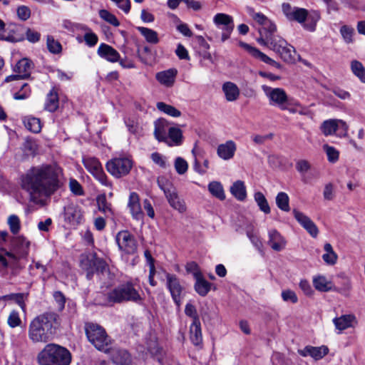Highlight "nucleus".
<instances>
[{
	"label": "nucleus",
	"mask_w": 365,
	"mask_h": 365,
	"mask_svg": "<svg viewBox=\"0 0 365 365\" xmlns=\"http://www.w3.org/2000/svg\"><path fill=\"white\" fill-rule=\"evenodd\" d=\"M175 169L179 175L185 174L188 168V164L185 160L181 157H178L175 160Z\"/></svg>",
	"instance_id": "13d9d810"
},
{
	"label": "nucleus",
	"mask_w": 365,
	"mask_h": 365,
	"mask_svg": "<svg viewBox=\"0 0 365 365\" xmlns=\"http://www.w3.org/2000/svg\"><path fill=\"white\" fill-rule=\"evenodd\" d=\"M320 19V15L318 12H313L308 15L307 23L303 24V27L309 31H314L316 29L317 23Z\"/></svg>",
	"instance_id": "3c124183"
},
{
	"label": "nucleus",
	"mask_w": 365,
	"mask_h": 365,
	"mask_svg": "<svg viewBox=\"0 0 365 365\" xmlns=\"http://www.w3.org/2000/svg\"><path fill=\"white\" fill-rule=\"evenodd\" d=\"M137 30L145 38L148 43L157 44L159 42L158 35L155 31L143 26L137 27Z\"/></svg>",
	"instance_id": "c9c22d12"
},
{
	"label": "nucleus",
	"mask_w": 365,
	"mask_h": 365,
	"mask_svg": "<svg viewBox=\"0 0 365 365\" xmlns=\"http://www.w3.org/2000/svg\"><path fill=\"white\" fill-rule=\"evenodd\" d=\"M325 253L322 255L324 262L329 265H334L336 263L338 259L337 254L334 251V249L330 243H326L324 246Z\"/></svg>",
	"instance_id": "f704fd0d"
},
{
	"label": "nucleus",
	"mask_w": 365,
	"mask_h": 365,
	"mask_svg": "<svg viewBox=\"0 0 365 365\" xmlns=\"http://www.w3.org/2000/svg\"><path fill=\"white\" fill-rule=\"evenodd\" d=\"M154 125L155 138L160 142H168V129L170 128L168 122L163 118H160L155 121Z\"/></svg>",
	"instance_id": "5701e85b"
},
{
	"label": "nucleus",
	"mask_w": 365,
	"mask_h": 365,
	"mask_svg": "<svg viewBox=\"0 0 365 365\" xmlns=\"http://www.w3.org/2000/svg\"><path fill=\"white\" fill-rule=\"evenodd\" d=\"M125 124L128 130L135 136H139L142 133V127L139 125L138 120L135 118H128L125 119Z\"/></svg>",
	"instance_id": "79ce46f5"
},
{
	"label": "nucleus",
	"mask_w": 365,
	"mask_h": 365,
	"mask_svg": "<svg viewBox=\"0 0 365 365\" xmlns=\"http://www.w3.org/2000/svg\"><path fill=\"white\" fill-rule=\"evenodd\" d=\"M24 124L27 130L34 133H38L41 130L40 119L35 117H25L24 118Z\"/></svg>",
	"instance_id": "58836bf2"
},
{
	"label": "nucleus",
	"mask_w": 365,
	"mask_h": 365,
	"mask_svg": "<svg viewBox=\"0 0 365 365\" xmlns=\"http://www.w3.org/2000/svg\"><path fill=\"white\" fill-rule=\"evenodd\" d=\"M213 22L222 31L221 41L224 42L228 39L235 27L232 17L224 13H218L214 16Z\"/></svg>",
	"instance_id": "9b49d317"
},
{
	"label": "nucleus",
	"mask_w": 365,
	"mask_h": 365,
	"mask_svg": "<svg viewBox=\"0 0 365 365\" xmlns=\"http://www.w3.org/2000/svg\"><path fill=\"white\" fill-rule=\"evenodd\" d=\"M110 353V357L113 363L118 365H129L131 362V357L130 354L123 349H113L108 351Z\"/></svg>",
	"instance_id": "a878e982"
},
{
	"label": "nucleus",
	"mask_w": 365,
	"mask_h": 365,
	"mask_svg": "<svg viewBox=\"0 0 365 365\" xmlns=\"http://www.w3.org/2000/svg\"><path fill=\"white\" fill-rule=\"evenodd\" d=\"M293 215L296 220L307 230L312 237H317L319 234V230L315 223L303 212L297 210H293Z\"/></svg>",
	"instance_id": "2eb2a0df"
},
{
	"label": "nucleus",
	"mask_w": 365,
	"mask_h": 365,
	"mask_svg": "<svg viewBox=\"0 0 365 365\" xmlns=\"http://www.w3.org/2000/svg\"><path fill=\"white\" fill-rule=\"evenodd\" d=\"M196 282L195 284V289L200 296H205L210 289L211 284L205 280L202 275L200 277L195 278Z\"/></svg>",
	"instance_id": "a19ab883"
},
{
	"label": "nucleus",
	"mask_w": 365,
	"mask_h": 365,
	"mask_svg": "<svg viewBox=\"0 0 365 365\" xmlns=\"http://www.w3.org/2000/svg\"><path fill=\"white\" fill-rule=\"evenodd\" d=\"M58 108V96L57 91L53 88L46 96L45 109L49 112H54Z\"/></svg>",
	"instance_id": "473e14b6"
},
{
	"label": "nucleus",
	"mask_w": 365,
	"mask_h": 365,
	"mask_svg": "<svg viewBox=\"0 0 365 365\" xmlns=\"http://www.w3.org/2000/svg\"><path fill=\"white\" fill-rule=\"evenodd\" d=\"M30 242L23 236H18L12 241V247L15 254L11 252L0 253V263L4 267L16 265L20 258L26 257L29 252Z\"/></svg>",
	"instance_id": "39448f33"
},
{
	"label": "nucleus",
	"mask_w": 365,
	"mask_h": 365,
	"mask_svg": "<svg viewBox=\"0 0 365 365\" xmlns=\"http://www.w3.org/2000/svg\"><path fill=\"white\" fill-rule=\"evenodd\" d=\"M190 339L195 346H199L202 342L201 324L200 321L192 322L190 326Z\"/></svg>",
	"instance_id": "c85d7f7f"
},
{
	"label": "nucleus",
	"mask_w": 365,
	"mask_h": 365,
	"mask_svg": "<svg viewBox=\"0 0 365 365\" xmlns=\"http://www.w3.org/2000/svg\"><path fill=\"white\" fill-rule=\"evenodd\" d=\"M83 29L88 31L84 35L86 43L90 47H93L96 45L98 40L97 35L92 32L87 26H84Z\"/></svg>",
	"instance_id": "bf43d9fd"
},
{
	"label": "nucleus",
	"mask_w": 365,
	"mask_h": 365,
	"mask_svg": "<svg viewBox=\"0 0 365 365\" xmlns=\"http://www.w3.org/2000/svg\"><path fill=\"white\" fill-rule=\"evenodd\" d=\"M295 168L301 175H304L310 170L311 164L306 160H299L296 163Z\"/></svg>",
	"instance_id": "69168bd1"
},
{
	"label": "nucleus",
	"mask_w": 365,
	"mask_h": 365,
	"mask_svg": "<svg viewBox=\"0 0 365 365\" xmlns=\"http://www.w3.org/2000/svg\"><path fill=\"white\" fill-rule=\"evenodd\" d=\"M61 170L55 165L34 166L21 177V187L29 195L31 202L43 204V198L50 197L61 186Z\"/></svg>",
	"instance_id": "f257e3e1"
},
{
	"label": "nucleus",
	"mask_w": 365,
	"mask_h": 365,
	"mask_svg": "<svg viewBox=\"0 0 365 365\" xmlns=\"http://www.w3.org/2000/svg\"><path fill=\"white\" fill-rule=\"evenodd\" d=\"M276 204L279 209L284 212L290 210L289 198L286 192H280L276 197Z\"/></svg>",
	"instance_id": "a18cd8bd"
},
{
	"label": "nucleus",
	"mask_w": 365,
	"mask_h": 365,
	"mask_svg": "<svg viewBox=\"0 0 365 365\" xmlns=\"http://www.w3.org/2000/svg\"><path fill=\"white\" fill-rule=\"evenodd\" d=\"M83 163L87 170L102 185L110 186L107 176L103 172L99 160L94 157H86L83 159Z\"/></svg>",
	"instance_id": "9d476101"
},
{
	"label": "nucleus",
	"mask_w": 365,
	"mask_h": 365,
	"mask_svg": "<svg viewBox=\"0 0 365 365\" xmlns=\"http://www.w3.org/2000/svg\"><path fill=\"white\" fill-rule=\"evenodd\" d=\"M314 288L319 292H329L334 289V285L331 280L326 277L318 275L313 278Z\"/></svg>",
	"instance_id": "c756f323"
},
{
	"label": "nucleus",
	"mask_w": 365,
	"mask_h": 365,
	"mask_svg": "<svg viewBox=\"0 0 365 365\" xmlns=\"http://www.w3.org/2000/svg\"><path fill=\"white\" fill-rule=\"evenodd\" d=\"M150 158L155 164L158 165L162 168L165 169L169 165L166 158L158 152L153 153L150 155Z\"/></svg>",
	"instance_id": "052dcab7"
},
{
	"label": "nucleus",
	"mask_w": 365,
	"mask_h": 365,
	"mask_svg": "<svg viewBox=\"0 0 365 365\" xmlns=\"http://www.w3.org/2000/svg\"><path fill=\"white\" fill-rule=\"evenodd\" d=\"M119 249L125 254H134L137 250V244L134 237L127 230L119 232L115 237Z\"/></svg>",
	"instance_id": "ddd939ff"
},
{
	"label": "nucleus",
	"mask_w": 365,
	"mask_h": 365,
	"mask_svg": "<svg viewBox=\"0 0 365 365\" xmlns=\"http://www.w3.org/2000/svg\"><path fill=\"white\" fill-rule=\"evenodd\" d=\"M351 67L354 75H356L361 82L365 83V68L361 63L357 61H353Z\"/></svg>",
	"instance_id": "864d4df0"
},
{
	"label": "nucleus",
	"mask_w": 365,
	"mask_h": 365,
	"mask_svg": "<svg viewBox=\"0 0 365 365\" xmlns=\"http://www.w3.org/2000/svg\"><path fill=\"white\" fill-rule=\"evenodd\" d=\"M47 48L51 53L58 54L62 51L61 43L56 40L52 36H47L46 38Z\"/></svg>",
	"instance_id": "09e8293b"
},
{
	"label": "nucleus",
	"mask_w": 365,
	"mask_h": 365,
	"mask_svg": "<svg viewBox=\"0 0 365 365\" xmlns=\"http://www.w3.org/2000/svg\"><path fill=\"white\" fill-rule=\"evenodd\" d=\"M31 68V61L28 58H22L18 61L14 71L18 73L21 78L24 79L29 77Z\"/></svg>",
	"instance_id": "cd10ccee"
},
{
	"label": "nucleus",
	"mask_w": 365,
	"mask_h": 365,
	"mask_svg": "<svg viewBox=\"0 0 365 365\" xmlns=\"http://www.w3.org/2000/svg\"><path fill=\"white\" fill-rule=\"evenodd\" d=\"M308 16V11L305 9L296 7L292 13L289 20L296 21L298 23L303 24Z\"/></svg>",
	"instance_id": "de8ad7c7"
},
{
	"label": "nucleus",
	"mask_w": 365,
	"mask_h": 365,
	"mask_svg": "<svg viewBox=\"0 0 365 365\" xmlns=\"http://www.w3.org/2000/svg\"><path fill=\"white\" fill-rule=\"evenodd\" d=\"M97 205L98 210L102 212L106 217H111L113 215V211L111 205L106 200L105 195H99L97 197Z\"/></svg>",
	"instance_id": "4c0bfd02"
},
{
	"label": "nucleus",
	"mask_w": 365,
	"mask_h": 365,
	"mask_svg": "<svg viewBox=\"0 0 365 365\" xmlns=\"http://www.w3.org/2000/svg\"><path fill=\"white\" fill-rule=\"evenodd\" d=\"M98 14L101 19H102L107 23L111 24L112 26L118 27L120 25V22L116 18V16L108 10L101 9Z\"/></svg>",
	"instance_id": "603ef678"
},
{
	"label": "nucleus",
	"mask_w": 365,
	"mask_h": 365,
	"mask_svg": "<svg viewBox=\"0 0 365 365\" xmlns=\"http://www.w3.org/2000/svg\"><path fill=\"white\" fill-rule=\"evenodd\" d=\"M165 277L167 288L169 289L174 302L176 304L180 305L181 294L183 290L180 279L173 274L166 273Z\"/></svg>",
	"instance_id": "4468645a"
},
{
	"label": "nucleus",
	"mask_w": 365,
	"mask_h": 365,
	"mask_svg": "<svg viewBox=\"0 0 365 365\" xmlns=\"http://www.w3.org/2000/svg\"><path fill=\"white\" fill-rule=\"evenodd\" d=\"M64 217L71 225H78L83 219V213L77 205L69 203L64 207Z\"/></svg>",
	"instance_id": "6ab92c4d"
},
{
	"label": "nucleus",
	"mask_w": 365,
	"mask_h": 365,
	"mask_svg": "<svg viewBox=\"0 0 365 365\" xmlns=\"http://www.w3.org/2000/svg\"><path fill=\"white\" fill-rule=\"evenodd\" d=\"M133 167V162L128 158H115L106 163L107 171L116 178L127 175Z\"/></svg>",
	"instance_id": "6e6552de"
},
{
	"label": "nucleus",
	"mask_w": 365,
	"mask_h": 365,
	"mask_svg": "<svg viewBox=\"0 0 365 365\" xmlns=\"http://www.w3.org/2000/svg\"><path fill=\"white\" fill-rule=\"evenodd\" d=\"M240 45L255 58L259 59L265 63L279 68V63L269 58L265 53L261 52L258 48L253 47L246 43L240 42Z\"/></svg>",
	"instance_id": "aec40b11"
},
{
	"label": "nucleus",
	"mask_w": 365,
	"mask_h": 365,
	"mask_svg": "<svg viewBox=\"0 0 365 365\" xmlns=\"http://www.w3.org/2000/svg\"><path fill=\"white\" fill-rule=\"evenodd\" d=\"M107 300L109 303L120 304L131 302L138 304L143 303V298L134 285L127 282L113 288L107 293Z\"/></svg>",
	"instance_id": "20e7f679"
},
{
	"label": "nucleus",
	"mask_w": 365,
	"mask_h": 365,
	"mask_svg": "<svg viewBox=\"0 0 365 365\" xmlns=\"http://www.w3.org/2000/svg\"><path fill=\"white\" fill-rule=\"evenodd\" d=\"M59 325V316L53 312H46L30 322L28 337L34 344H46L53 339Z\"/></svg>",
	"instance_id": "f03ea898"
},
{
	"label": "nucleus",
	"mask_w": 365,
	"mask_h": 365,
	"mask_svg": "<svg viewBox=\"0 0 365 365\" xmlns=\"http://www.w3.org/2000/svg\"><path fill=\"white\" fill-rule=\"evenodd\" d=\"M8 225L13 234H16L19 232L21 228L20 220L17 215H10L8 218Z\"/></svg>",
	"instance_id": "4d7b16f0"
},
{
	"label": "nucleus",
	"mask_w": 365,
	"mask_h": 365,
	"mask_svg": "<svg viewBox=\"0 0 365 365\" xmlns=\"http://www.w3.org/2000/svg\"><path fill=\"white\" fill-rule=\"evenodd\" d=\"M156 107L160 111L171 117L177 118L181 115V112L179 110L175 108L174 106L166 104L163 102L157 103Z\"/></svg>",
	"instance_id": "37998d69"
},
{
	"label": "nucleus",
	"mask_w": 365,
	"mask_h": 365,
	"mask_svg": "<svg viewBox=\"0 0 365 365\" xmlns=\"http://www.w3.org/2000/svg\"><path fill=\"white\" fill-rule=\"evenodd\" d=\"M268 41L269 42V48L273 51L279 50V48L282 47V46L287 45V41L278 35L270 36L268 38Z\"/></svg>",
	"instance_id": "6e6d98bb"
},
{
	"label": "nucleus",
	"mask_w": 365,
	"mask_h": 365,
	"mask_svg": "<svg viewBox=\"0 0 365 365\" xmlns=\"http://www.w3.org/2000/svg\"><path fill=\"white\" fill-rule=\"evenodd\" d=\"M157 183L160 189L163 191L170 207L180 213L185 212L187 210L185 202L179 196L177 189L173 182L165 177H159L158 178Z\"/></svg>",
	"instance_id": "0eeeda50"
},
{
	"label": "nucleus",
	"mask_w": 365,
	"mask_h": 365,
	"mask_svg": "<svg viewBox=\"0 0 365 365\" xmlns=\"http://www.w3.org/2000/svg\"><path fill=\"white\" fill-rule=\"evenodd\" d=\"M333 324L338 334L341 333L344 330L355 327L357 324V320L354 314H344L338 317H335L332 320Z\"/></svg>",
	"instance_id": "f3484780"
},
{
	"label": "nucleus",
	"mask_w": 365,
	"mask_h": 365,
	"mask_svg": "<svg viewBox=\"0 0 365 365\" xmlns=\"http://www.w3.org/2000/svg\"><path fill=\"white\" fill-rule=\"evenodd\" d=\"M222 91L227 101H235L240 96L238 87L232 82H226L222 86Z\"/></svg>",
	"instance_id": "2f4dec72"
},
{
	"label": "nucleus",
	"mask_w": 365,
	"mask_h": 365,
	"mask_svg": "<svg viewBox=\"0 0 365 365\" xmlns=\"http://www.w3.org/2000/svg\"><path fill=\"white\" fill-rule=\"evenodd\" d=\"M230 192L238 200L243 201L247 197V192L243 181L237 180L230 187Z\"/></svg>",
	"instance_id": "72a5a7b5"
},
{
	"label": "nucleus",
	"mask_w": 365,
	"mask_h": 365,
	"mask_svg": "<svg viewBox=\"0 0 365 365\" xmlns=\"http://www.w3.org/2000/svg\"><path fill=\"white\" fill-rule=\"evenodd\" d=\"M81 266L87 271V278L91 279L95 272H104L107 264L103 259L97 257L96 255H92L83 259H81Z\"/></svg>",
	"instance_id": "f8f14e48"
},
{
	"label": "nucleus",
	"mask_w": 365,
	"mask_h": 365,
	"mask_svg": "<svg viewBox=\"0 0 365 365\" xmlns=\"http://www.w3.org/2000/svg\"><path fill=\"white\" fill-rule=\"evenodd\" d=\"M340 34L346 43L354 42V29L350 26L344 25L340 28Z\"/></svg>",
	"instance_id": "8fccbe9b"
},
{
	"label": "nucleus",
	"mask_w": 365,
	"mask_h": 365,
	"mask_svg": "<svg viewBox=\"0 0 365 365\" xmlns=\"http://www.w3.org/2000/svg\"><path fill=\"white\" fill-rule=\"evenodd\" d=\"M282 298L284 302H290L295 304L298 302L296 293L291 289H285L282 292Z\"/></svg>",
	"instance_id": "338daca9"
},
{
	"label": "nucleus",
	"mask_w": 365,
	"mask_h": 365,
	"mask_svg": "<svg viewBox=\"0 0 365 365\" xmlns=\"http://www.w3.org/2000/svg\"><path fill=\"white\" fill-rule=\"evenodd\" d=\"M208 190L215 197L220 200L225 199L224 188L221 182L218 181L210 182L208 185Z\"/></svg>",
	"instance_id": "e433bc0d"
},
{
	"label": "nucleus",
	"mask_w": 365,
	"mask_h": 365,
	"mask_svg": "<svg viewBox=\"0 0 365 365\" xmlns=\"http://www.w3.org/2000/svg\"><path fill=\"white\" fill-rule=\"evenodd\" d=\"M250 15L256 23L261 25L262 26L266 25V23H267V21L269 20L263 14L260 12H255L253 10L250 12Z\"/></svg>",
	"instance_id": "0e129e2a"
},
{
	"label": "nucleus",
	"mask_w": 365,
	"mask_h": 365,
	"mask_svg": "<svg viewBox=\"0 0 365 365\" xmlns=\"http://www.w3.org/2000/svg\"><path fill=\"white\" fill-rule=\"evenodd\" d=\"M237 150L236 143L230 140L226 141L225 143L218 145L217 149V155L225 160H228L233 158Z\"/></svg>",
	"instance_id": "4be33fe9"
},
{
	"label": "nucleus",
	"mask_w": 365,
	"mask_h": 365,
	"mask_svg": "<svg viewBox=\"0 0 365 365\" xmlns=\"http://www.w3.org/2000/svg\"><path fill=\"white\" fill-rule=\"evenodd\" d=\"M170 138L172 143H168L170 146L180 145L182 142V130L176 127H170L168 129V139Z\"/></svg>",
	"instance_id": "ea45409f"
},
{
	"label": "nucleus",
	"mask_w": 365,
	"mask_h": 365,
	"mask_svg": "<svg viewBox=\"0 0 365 365\" xmlns=\"http://www.w3.org/2000/svg\"><path fill=\"white\" fill-rule=\"evenodd\" d=\"M341 129L345 135L348 130V125L342 120L330 119L323 122L321 130L325 135L334 134L337 130Z\"/></svg>",
	"instance_id": "dca6fc26"
},
{
	"label": "nucleus",
	"mask_w": 365,
	"mask_h": 365,
	"mask_svg": "<svg viewBox=\"0 0 365 365\" xmlns=\"http://www.w3.org/2000/svg\"><path fill=\"white\" fill-rule=\"evenodd\" d=\"M285 62L292 63L295 59L296 51L294 48L287 42L286 46H282L279 50L274 51Z\"/></svg>",
	"instance_id": "7c9ffc66"
},
{
	"label": "nucleus",
	"mask_w": 365,
	"mask_h": 365,
	"mask_svg": "<svg viewBox=\"0 0 365 365\" xmlns=\"http://www.w3.org/2000/svg\"><path fill=\"white\" fill-rule=\"evenodd\" d=\"M97 53L101 58L112 63L120 60V53L112 46L103 43L98 46Z\"/></svg>",
	"instance_id": "b1692460"
},
{
	"label": "nucleus",
	"mask_w": 365,
	"mask_h": 365,
	"mask_svg": "<svg viewBox=\"0 0 365 365\" xmlns=\"http://www.w3.org/2000/svg\"><path fill=\"white\" fill-rule=\"evenodd\" d=\"M298 353L304 357L311 356L314 360L322 359L329 353V349L327 346H306L303 349H299Z\"/></svg>",
	"instance_id": "a211bd4d"
},
{
	"label": "nucleus",
	"mask_w": 365,
	"mask_h": 365,
	"mask_svg": "<svg viewBox=\"0 0 365 365\" xmlns=\"http://www.w3.org/2000/svg\"><path fill=\"white\" fill-rule=\"evenodd\" d=\"M323 150L330 163H334L339 160V153L334 147L325 144L323 145Z\"/></svg>",
	"instance_id": "5fc2aeb1"
},
{
	"label": "nucleus",
	"mask_w": 365,
	"mask_h": 365,
	"mask_svg": "<svg viewBox=\"0 0 365 365\" xmlns=\"http://www.w3.org/2000/svg\"><path fill=\"white\" fill-rule=\"evenodd\" d=\"M128 207L133 217L136 220L142 221L143 212L140 204L139 196L135 192H131L129 196Z\"/></svg>",
	"instance_id": "412c9836"
},
{
	"label": "nucleus",
	"mask_w": 365,
	"mask_h": 365,
	"mask_svg": "<svg viewBox=\"0 0 365 365\" xmlns=\"http://www.w3.org/2000/svg\"><path fill=\"white\" fill-rule=\"evenodd\" d=\"M31 95V89L27 83H24L21 86L20 91L15 93L14 98L16 100H24L29 98Z\"/></svg>",
	"instance_id": "680f3d73"
},
{
	"label": "nucleus",
	"mask_w": 365,
	"mask_h": 365,
	"mask_svg": "<svg viewBox=\"0 0 365 365\" xmlns=\"http://www.w3.org/2000/svg\"><path fill=\"white\" fill-rule=\"evenodd\" d=\"M254 198L255 202H257L259 210L263 212L264 214L270 213V207L268 204V202L264 195V194L261 192H257L254 195Z\"/></svg>",
	"instance_id": "c03bdc74"
},
{
	"label": "nucleus",
	"mask_w": 365,
	"mask_h": 365,
	"mask_svg": "<svg viewBox=\"0 0 365 365\" xmlns=\"http://www.w3.org/2000/svg\"><path fill=\"white\" fill-rule=\"evenodd\" d=\"M37 361L40 365H69L71 354L60 345L48 344L38 354Z\"/></svg>",
	"instance_id": "7ed1b4c3"
},
{
	"label": "nucleus",
	"mask_w": 365,
	"mask_h": 365,
	"mask_svg": "<svg viewBox=\"0 0 365 365\" xmlns=\"http://www.w3.org/2000/svg\"><path fill=\"white\" fill-rule=\"evenodd\" d=\"M25 294L23 293H12L0 297V301L4 300H14L19 304V306L25 311V303H24Z\"/></svg>",
	"instance_id": "49530a36"
},
{
	"label": "nucleus",
	"mask_w": 365,
	"mask_h": 365,
	"mask_svg": "<svg viewBox=\"0 0 365 365\" xmlns=\"http://www.w3.org/2000/svg\"><path fill=\"white\" fill-rule=\"evenodd\" d=\"M262 90L268 99L269 104L271 106L279 108L280 110L284 108V104H287L289 100L285 91L282 88H272L267 85L261 86Z\"/></svg>",
	"instance_id": "1a4fd4ad"
},
{
	"label": "nucleus",
	"mask_w": 365,
	"mask_h": 365,
	"mask_svg": "<svg viewBox=\"0 0 365 365\" xmlns=\"http://www.w3.org/2000/svg\"><path fill=\"white\" fill-rule=\"evenodd\" d=\"M269 240L268 245L272 250L279 252L284 249L286 241L284 238L276 230H271L269 231Z\"/></svg>",
	"instance_id": "bb28decb"
},
{
	"label": "nucleus",
	"mask_w": 365,
	"mask_h": 365,
	"mask_svg": "<svg viewBox=\"0 0 365 365\" xmlns=\"http://www.w3.org/2000/svg\"><path fill=\"white\" fill-rule=\"evenodd\" d=\"M9 326L11 328H15L21 325V320L19 317V314L17 311L13 310L7 319Z\"/></svg>",
	"instance_id": "e2e57ef3"
},
{
	"label": "nucleus",
	"mask_w": 365,
	"mask_h": 365,
	"mask_svg": "<svg viewBox=\"0 0 365 365\" xmlns=\"http://www.w3.org/2000/svg\"><path fill=\"white\" fill-rule=\"evenodd\" d=\"M177 73L178 71L175 68H170L157 73L155 78L161 85L172 87L175 83Z\"/></svg>",
	"instance_id": "393cba45"
},
{
	"label": "nucleus",
	"mask_w": 365,
	"mask_h": 365,
	"mask_svg": "<svg viewBox=\"0 0 365 365\" xmlns=\"http://www.w3.org/2000/svg\"><path fill=\"white\" fill-rule=\"evenodd\" d=\"M85 331L88 341L99 351L108 353L110 349L112 341L108 336L106 330L101 326L86 323Z\"/></svg>",
	"instance_id": "423d86ee"
},
{
	"label": "nucleus",
	"mask_w": 365,
	"mask_h": 365,
	"mask_svg": "<svg viewBox=\"0 0 365 365\" xmlns=\"http://www.w3.org/2000/svg\"><path fill=\"white\" fill-rule=\"evenodd\" d=\"M16 14L19 19L26 21L31 16V9L26 6H20L17 8Z\"/></svg>",
	"instance_id": "774afa93"
}]
</instances>
